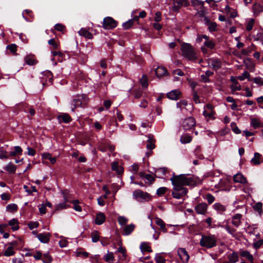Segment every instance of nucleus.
Segmentation results:
<instances>
[{
  "mask_svg": "<svg viewBox=\"0 0 263 263\" xmlns=\"http://www.w3.org/2000/svg\"><path fill=\"white\" fill-rule=\"evenodd\" d=\"M171 181L173 185L172 195L176 199H180L187 193V189L183 186L195 185L197 183L194 177L187 176L184 174L174 176L171 178Z\"/></svg>",
  "mask_w": 263,
  "mask_h": 263,
  "instance_id": "1",
  "label": "nucleus"
},
{
  "mask_svg": "<svg viewBox=\"0 0 263 263\" xmlns=\"http://www.w3.org/2000/svg\"><path fill=\"white\" fill-rule=\"evenodd\" d=\"M181 50L182 55L187 59L194 61L197 59L196 51L190 44H182Z\"/></svg>",
  "mask_w": 263,
  "mask_h": 263,
  "instance_id": "2",
  "label": "nucleus"
},
{
  "mask_svg": "<svg viewBox=\"0 0 263 263\" xmlns=\"http://www.w3.org/2000/svg\"><path fill=\"white\" fill-rule=\"evenodd\" d=\"M199 243L201 246L207 249L212 248L216 246L217 237L214 235H203Z\"/></svg>",
  "mask_w": 263,
  "mask_h": 263,
  "instance_id": "3",
  "label": "nucleus"
},
{
  "mask_svg": "<svg viewBox=\"0 0 263 263\" xmlns=\"http://www.w3.org/2000/svg\"><path fill=\"white\" fill-rule=\"evenodd\" d=\"M133 198L140 202H147L152 199V196L141 190H136L133 193Z\"/></svg>",
  "mask_w": 263,
  "mask_h": 263,
  "instance_id": "4",
  "label": "nucleus"
},
{
  "mask_svg": "<svg viewBox=\"0 0 263 263\" xmlns=\"http://www.w3.org/2000/svg\"><path fill=\"white\" fill-rule=\"evenodd\" d=\"M88 102V98L85 95H78L75 97L72 102V105L74 106V108H71V110L74 111V108L85 105Z\"/></svg>",
  "mask_w": 263,
  "mask_h": 263,
  "instance_id": "5",
  "label": "nucleus"
},
{
  "mask_svg": "<svg viewBox=\"0 0 263 263\" xmlns=\"http://www.w3.org/2000/svg\"><path fill=\"white\" fill-rule=\"evenodd\" d=\"M116 22L111 17H106L104 18L103 26L105 29H110L116 27Z\"/></svg>",
  "mask_w": 263,
  "mask_h": 263,
  "instance_id": "6",
  "label": "nucleus"
},
{
  "mask_svg": "<svg viewBox=\"0 0 263 263\" xmlns=\"http://www.w3.org/2000/svg\"><path fill=\"white\" fill-rule=\"evenodd\" d=\"M173 6L172 10L175 12H178L182 7H186L189 5L187 0H173Z\"/></svg>",
  "mask_w": 263,
  "mask_h": 263,
  "instance_id": "7",
  "label": "nucleus"
},
{
  "mask_svg": "<svg viewBox=\"0 0 263 263\" xmlns=\"http://www.w3.org/2000/svg\"><path fill=\"white\" fill-rule=\"evenodd\" d=\"M178 255L183 263H187L189 260L190 256L184 248H179L177 250Z\"/></svg>",
  "mask_w": 263,
  "mask_h": 263,
  "instance_id": "8",
  "label": "nucleus"
},
{
  "mask_svg": "<svg viewBox=\"0 0 263 263\" xmlns=\"http://www.w3.org/2000/svg\"><path fill=\"white\" fill-rule=\"evenodd\" d=\"M195 119L193 117H189L183 121L182 126L185 130H190L195 125Z\"/></svg>",
  "mask_w": 263,
  "mask_h": 263,
  "instance_id": "9",
  "label": "nucleus"
},
{
  "mask_svg": "<svg viewBox=\"0 0 263 263\" xmlns=\"http://www.w3.org/2000/svg\"><path fill=\"white\" fill-rule=\"evenodd\" d=\"M208 63L209 66L215 70L219 69L221 66V62L218 59H209L208 60Z\"/></svg>",
  "mask_w": 263,
  "mask_h": 263,
  "instance_id": "10",
  "label": "nucleus"
},
{
  "mask_svg": "<svg viewBox=\"0 0 263 263\" xmlns=\"http://www.w3.org/2000/svg\"><path fill=\"white\" fill-rule=\"evenodd\" d=\"M208 205L205 203H200L195 207V211L198 214L205 215L207 212Z\"/></svg>",
  "mask_w": 263,
  "mask_h": 263,
  "instance_id": "11",
  "label": "nucleus"
},
{
  "mask_svg": "<svg viewBox=\"0 0 263 263\" xmlns=\"http://www.w3.org/2000/svg\"><path fill=\"white\" fill-rule=\"evenodd\" d=\"M239 255L241 257L246 258L250 262L253 263V256L248 251L241 250L239 252Z\"/></svg>",
  "mask_w": 263,
  "mask_h": 263,
  "instance_id": "12",
  "label": "nucleus"
},
{
  "mask_svg": "<svg viewBox=\"0 0 263 263\" xmlns=\"http://www.w3.org/2000/svg\"><path fill=\"white\" fill-rule=\"evenodd\" d=\"M156 75L158 78H161L167 74L166 69L164 67H158L155 70Z\"/></svg>",
  "mask_w": 263,
  "mask_h": 263,
  "instance_id": "13",
  "label": "nucleus"
},
{
  "mask_svg": "<svg viewBox=\"0 0 263 263\" xmlns=\"http://www.w3.org/2000/svg\"><path fill=\"white\" fill-rule=\"evenodd\" d=\"M50 234L49 233L39 234L37 235V238L43 243H47L50 237Z\"/></svg>",
  "mask_w": 263,
  "mask_h": 263,
  "instance_id": "14",
  "label": "nucleus"
},
{
  "mask_svg": "<svg viewBox=\"0 0 263 263\" xmlns=\"http://www.w3.org/2000/svg\"><path fill=\"white\" fill-rule=\"evenodd\" d=\"M233 179L235 182H239L242 184H245L247 183L246 178L240 173H238L234 175Z\"/></svg>",
  "mask_w": 263,
  "mask_h": 263,
  "instance_id": "15",
  "label": "nucleus"
},
{
  "mask_svg": "<svg viewBox=\"0 0 263 263\" xmlns=\"http://www.w3.org/2000/svg\"><path fill=\"white\" fill-rule=\"evenodd\" d=\"M177 107L179 108L182 111H183V109H188L186 107H189V109H191L192 108L191 105H188L187 102L185 100H181L178 102L177 103Z\"/></svg>",
  "mask_w": 263,
  "mask_h": 263,
  "instance_id": "16",
  "label": "nucleus"
},
{
  "mask_svg": "<svg viewBox=\"0 0 263 263\" xmlns=\"http://www.w3.org/2000/svg\"><path fill=\"white\" fill-rule=\"evenodd\" d=\"M180 94V92L178 90H174L170 92L167 93V97L172 100H177L179 98V96Z\"/></svg>",
  "mask_w": 263,
  "mask_h": 263,
  "instance_id": "17",
  "label": "nucleus"
},
{
  "mask_svg": "<svg viewBox=\"0 0 263 263\" xmlns=\"http://www.w3.org/2000/svg\"><path fill=\"white\" fill-rule=\"evenodd\" d=\"M105 216L103 213H99L98 214H97L96 218V224L98 225L102 224L105 221Z\"/></svg>",
  "mask_w": 263,
  "mask_h": 263,
  "instance_id": "18",
  "label": "nucleus"
},
{
  "mask_svg": "<svg viewBox=\"0 0 263 263\" xmlns=\"http://www.w3.org/2000/svg\"><path fill=\"white\" fill-rule=\"evenodd\" d=\"M25 62L28 65H34L37 63V61L34 59V55H28L25 58Z\"/></svg>",
  "mask_w": 263,
  "mask_h": 263,
  "instance_id": "19",
  "label": "nucleus"
},
{
  "mask_svg": "<svg viewBox=\"0 0 263 263\" xmlns=\"http://www.w3.org/2000/svg\"><path fill=\"white\" fill-rule=\"evenodd\" d=\"M261 155L258 153H255L254 154V157L251 160V163L253 165H259L260 164Z\"/></svg>",
  "mask_w": 263,
  "mask_h": 263,
  "instance_id": "20",
  "label": "nucleus"
},
{
  "mask_svg": "<svg viewBox=\"0 0 263 263\" xmlns=\"http://www.w3.org/2000/svg\"><path fill=\"white\" fill-rule=\"evenodd\" d=\"M228 259L231 263H235L238 261L239 257L237 252H233L228 255Z\"/></svg>",
  "mask_w": 263,
  "mask_h": 263,
  "instance_id": "21",
  "label": "nucleus"
},
{
  "mask_svg": "<svg viewBox=\"0 0 263 263\" xmlns=\"http://www.w3.org/2000/svg\"><path fill=\"white\" fill-rule=\"evenodd\" d=\"M241 217L242 215L240 214H237L233 216L232 223L235 227H238L240 225Z\"/></svg>",
  "mask_w": 263,
  "mask_h": 263,
  "instance_id": "22",
  "label": "nucleus"
},
{
  "mask_svg": "<svg viewBox=\"0 0 263 263\" xmlns=\"http://www.w3.org/2000/svg\"><path fill=\"white\" fill-rule=\"evenodd\" d=\"M78 33L80 35L88 39H91L93 37V35L85 28H82Z\"/></svg>",
  "mask_w": 263,
  "mask_h": 263,
  "instance_id": "23",
  "label": "nucleus"
},
{
  "mask_svg": "<svg viewBox=\"0 0 263 263\" xmlns=\"http://www.w3.org/2000/svg\"><path fill=\"white\" fill-rule=\"evenodd\" d=\"M135 225L133 224H130L126 226L123 228V235H128L134 231L135 229Z\"/></svg>",
  "mask_w": 263,
  "mask_h": 263,
  "instance_id": "24",
  "label": "nucleus"
},
{
  "mask_svg": "<svg viewBox=\"0 0 263 263\" xmlns=\"http://www.w3.org/2000/svg\"><path fill=\"white\" fill-rule=\"evenodd\" d=\"M111 169L117 172L118 174H120L123 172V168L119 165L118 162H113L111 163Z\"/></svg>",
  "mask_w": 263,
  "mask_h": 263,
  "instance_id": "25",
  "label": "nucleus"
},
{
  "mask_svg": "<svg viewBox=\"0 0 263 263\" xmlns=\"http://www.w3.org/2000/svg\"><path fill=\"white\" fill-rule=\"evenodd\" d=\"M23 150L19 146H15L13 147V151L10 152V155L11 156H15L22 154Z\"/></svg>",
  "mask_w": 263,
  "mask_h": 263,
  "instance_id": "26",
  "label": "nucleus"
},
{
  "mask_svg": "<svg viewBox=\"0 0 263 263\" xmlns=\"http://www.w3.org/2000/svg\"><path fill=\"white\" fill-rule=\"evenodd\" d=\"M16 169V166L15 165L11 162L9 163L5 167V170L9 172V173L14 174L15 173Z\"/></svg>",
  "mask_w": 263,
  "mask_h": 263,
  "instance_id": "27",
  "label": "nucleus"
},
{
  "mask_svg": "<svg viewBox=\"0 0 263 263\" xmlns=\"http://www.w3.org/2000/svg\"><path fill=\"white\" fill-rule=\"evenodd\" d=\"M155 222L157 225L160 226V229L163 232L165 233L167 232V230L165 228V224L161 219L156 218Z\"/></svg>",
  "mask_w": 263,
  "mask_h": 263,
  "instance_id": "28",
  "label": "nucleus"
},
{
  "mask_svg": "<svg viewBox=\"0 0 263 263\" xmlns=\"http://www.w3.org/2000/svg\"><path fill=\"white\" fill-rule=\"evenodd\" d=\"M42 158L44 160H49L51 164H54L57 159L55 157H52L49 153H44L42 155Z\"/></svg>",
  "mask_w": 263,
  "mask_h": 263,
  "instance_id": "29",
  "label": "nucleus"
},
{
  "mask_svg": "<svg viewBox=\"0 0 263 263\" xmlns=\"http://www.w3.org/2000/svg\"><path fill=\"white\" fill-rule=\"evenodd\" d=\"M214 209L220 213H222L226 210V206L220 203H215L213 205Z\"/></svg>",
  "mask_w": 263,
  "mask_h": 263,
  "instance_id": "30",
  "label": "nucleus"
},
{
  "mask_svg": "<svg viewBox=\"0 0 263 263\" xmlns=\"http://www.w3.org/2000/svg\"><path fill=\"white\" fill-rule=\"evenodd\" d=\"M206 25L208 26V29L210 32L215 31L217 30V24L215 22L206 21Z\"/></svg>",
  "mask_w": 263,
  "mask_h": 263,
  "instance_id": "31",
  "label": "nucleus"
},
{
  "mask_svg": "<svg viewBox=\"0 0 263 263\" xmlns=\"http://www.w3.org/2000/svg\"><path fill=\"white\" fill-rule=\"evenodd\" d=\"M18 223L17 220L14 218L9 221L8 224L12 227V229L13 231H16L19 228Z\"/></svg>",
  "mask_w": 263,
  "mask_h": 263,
  "instance_id": "32",
  "label": "nucleus"
},
{
  "mask_svg": "<svg viewBox=\"0 0 263 263\" xmlns=\"http://www.w3.org/2000/svg\"><path fill=\"white\" fill-rule=\"evenodd\" d=\"M58 119L60 121H62L65 123L69 122L71 119L70 117L66 114H64L58 116Z\"/></svg>",
  "mask_w": 263,
  "mask_h": 263,
  "instance_id": "33",
  "label": "nucleus"
},
{
  "mask_svg": "<svg viewBox=\"0 0 263 263\" xmlns=\"http://www.w3.org/2000/svg\"><path fill=\"white\" fill-rule=\"evenodd\" d=\"M154 143H155V140L153 138H152V137H151L150 136H149V139L147 140V143L146 144L147 149H149V150H152V149H154L155 147Z\"/></svg>",
  "mask_w": 263,
  "mask_h": 263,
  "instance_id": "34",
  "label": "nucleus"
},
{
  "mask_svg": "<svg viewBox=\"0 0 263 263\" xmlns=\"http://www.w3.org/2000/svg\"><path fill=\"white\" fill-rule=\"evenodd\" d=\"M253 10L255 15H258L262 11V8L260 4H255L253 6Z\"/></svg>",
  "mask_w": 263,
  "mask_h": 263,
  "instance_id": "35",
  "label": "nucleus"
},
{
  "mask_svg": "<svg viewBox=\"0 0 263 263\" xmlns=\"http://www.w3.org/2000/svg\"><path fill=\"white\" fill-rule=\"evenodd\" d=\"M192 137L189 135H182L180 138V141L182 143H188L192 141Z\"/></svg>",
  "mask_w": 263,
  "mask_h": 263,
  "instance_id": "36",
  "label": "nucleus"
},
{
  "mask_svg": "<svg viewBox=\"0 0 263 263\" xmlns=\"http://www.w3.org/2000/svg\"><path fill=\"white\" fill-rule=\"evenodd\" d=\"M228 232L232 235L233 237L237 238V234L236 233V230L233 228H231L229 226H225L223 227Z\"/></svg>",
  "mask_w": 263,
  "mask_h": 263,
  "instance_id": "37",
  "label": "nucleus"
},
{
  "mask_svg": "<svg viewBox=\"0 0 263 263\" xmlns=\"http://www.w3.org/2000/svg\"><path fill=\"white\" fill-rule=\"evenodd\" d=\"M140 249L142 252H152L151 247L148 243L146 242H142L140 245Z\"/></svg>",
  "mask_w": 263,
  "mask_h": 263,
  "instance_id": "38",
  "label": "nucleus"
},
{
  "mask_svg": "<svg viewBox=\"0 0 263 263\" xmlns=\"http://www.w3.org/2000/svg\"><path fill=\"white\" fill-rule=\"evenodd\" d=\"M140 82L143 87L146 88L148 85L147 77L143 74L140 80Z\"/></svg>",
  "mask_w": 263,
  "mask_h": 263,
  "instance_id": "39",
  "label": "nucleus"
},
{
  "mask_svg": "<svg viewBox=\"0 0 263 263\" xmlns=\"http://www.w3.org/2000/svg\"><path fill=\"white\" fill-rule=\"evenodd\" d=\"M262 203L260 202L255 203L253 205V209L258 212L259 214H261V210H262Z\"/></svg>",
  "mask_w": 263,
  "mask_h": 263,
  "instance_id": "40",
  "label": "nucleus"
},
{
  "mask_svg": "<svg viewBox=\"0 0 263 263\" xmlns=\"http://www.w3.org/2000/svg\"><path fill=\"white\" fill-rule=\"evenodd\" d=\"M52 257L48 253H45L43 255L42 260L44 263H51L52 261Z\"/></svg>",
  "mask_w": 263,
  "mask_h": 263,
  "instance_id": "41",
  "label": "nucleus"
},
{
  "mask_svg": "<svg viewBox=\"0 0 263 263\" xmlns=\"http://www.w3.org/2000/svg\"><path fill=\"white\" fill-rule=\"evenodd\" d=\"M14 251L13 250V247L12 246H10L7 248L4 253V255L6 256H10L14 255Z\"/></svg>",
  "mask_w": 263,
  "mask_h": 263,
  "instance_id": "42",
  "label": "nucleus"
},
{
  "mask_svg": "<svg viewBox=\"0 0 263 263\" xmlns=\"http://www.w3.org/2000/svg\"><path fill=\"white\" fill-rule=\"evenodd\" d=\"M139 175L141 177L145 178L146 179H147L150 182H152L155 180L154 177L150 174H144L143 173H140Z\"/></svg>",
  "mask_w": 263,
  "mask_h": 263,
  "instance_id": "43",
  "label": "nucleus"
},
{
  "mask_svg": "<svg viewBox=\"0 0 263 263\" xmlns=\"http://www.w3.org/2000/svg\"><path fill=\"white\" fill-rule=\"evenodd\" d=\"M203 44L205 47L211 49H213L215 46L214 42L212 40L205 41Z\"/></svg>",
  "mask_w": 263,
  "mask_h": 263,
  "instance_id": "44",
  "label": "nucleus"
},
{
  "mask_svg": "<svg viewBox=\"0 0 263 263\" xmlns=\"http://www.w3.org/2000/svg\"><path fill=\"white\" fill-rule=\"evenodd\" d=\"M155 259L157 263L165 262L164 258L160 254H157L155 256Z\"/></svg>",
  "mask_w": 263,
  "mask_h": 263,
  "instance_id": "45",
  "label": "nucleus"
},
{
  "mask_svg": "<svg viewBox=\"0 0 263 263\" xmlns=\"http://www.w3.org/2000/svg\"><path fill=\"white\" fill-rule=\"evenodd\" d=\"M6 209L8 212H13L17 210V206L15 204H10L7 206Z\"/></svg>",
  "mask_w": 263,
  "mask_h": 263,
  "instance_id": "46",
  "label": "nucleus"
},
{
  "mask_svg": "<svg viewBox=\"0 0 263 263\" xmlns=\"http://www.w3.org/2000/svg\"><path fill=\"white\" fill-rule=\"evenodd\" d=\"M251 123L254 128L259 127L261 125L258 120L256 118L252 119Z\"/></svg>",
  "mask_w": 263,
  "mask_h": 263,
  "instance_id": "47",
  "label": "nucleus"
},
{
  "mask_svg": "<svg viewBox=\"0 0 263 263\" xmlns=\"http://www.w3.org/2000/svg\"><path fill=\"white\" fill-rule=\"evenodd\" d=\"M118 220L120 225L123 226L126 224L128 219L124 216H119L118 217Z\"/></svg>",
  "mask_w": 263,
  "mask_h": 263,
  "instance_id": "48",
  "label": "nucleus"
},
{
  "mask_svg": "<svg viewBox=\"0 0 263 263\" xmlns=\"http://www.w3.org/2000/svg\"><path fill=\"white\" fill-rule=\"evenodd\" d=\"M133 20H130L126 22L125 23H123L122 26L124 28V29H127L133 26Z\"/></svg>",
  "mask_w": 263,
  "mask_h": 263,
  "instance_id": "49",
  "label": "nucleus"
},
{
  "mask_svg": "<svg viewBox=\"0 0 263 263\" xmlns=\"http://www.w3.org/2000/svg\"><path fill=\"white\" fill-rule=\"evenodd\" d=\"M250 74L247 71H245L243 74L241 76H240L237 77V79H238L240 81H243L245 79H248L249 81L251 80L249 79Z\"/></svg>",
  "mask_w": 263,
  "mask_h": 263,
  "instance_id": "50",
  "label": "nucleus"
},
{
  "mask_svg": "<svg viewBox=\"0 0 263 263\" xmlns=\"http://www.w3.org/2000/svg\"><path fill=\"white\" fill-rule=\"evenodd\" d=\"M7 49L9 50L13 53L15 54L16 51L17 46L14 44L9 45L7 46Z\"/></svg>",
  "mask_w": 263,
  "mask_h": 263,
  "instance_id": "51",
  "label": "nucleus"
},
{
  "mask_svg": "<svg viewBox=\"0 0 263 263\" xmlns=\"http://www.w3.org/2000/svg\"><path fill=\"white\" fill-rule=\"evenodd\" d=\"M166 190H167V188H166L165 187H159L157 190V194L159 196H161L162 195H163L166 192Z\"/></svg>",
  "mask_w": 263,
  "mask_h": 263,
  "instance_id": "52",
  "label": "nucleus"
},
{
  "mask_svg": "<svg viewBox=\"0 0 263 263\" xmlns=\"http://www.w3.org/2000/svg\"><path fill=\"white\" fill-rule=\"evenodd\" d=\"M254 24V20L253 19H251L247 23L246 29L249 31H251L253 28Z\"/></svg>",
  "mask_w": 263,
  "mask_h": 263,
  "instance_id": "53",
  "label": "nucleus"
},
{
  "mask_svg": "<svg viewBox=\"0 0 263 263\" xmlns=\"http://www.w3.org/2000/svg\"><path fill=\"white\" fill-rule=\"evenodd\" d=\"M76 253V256L77 257H82L84 258L87 257L89 255L88 253L87 252L77 251Z\"/></svg>",
  "mask_w": 263,
  "mask_h": 263,
  "instance_id": "54",
  "label": "nucleus"
},
{
  "mask_svg": "<svg viewBox=\"0 0 263 263\" xmlns=\"http://www.w3.org/2000/svg\"><path fill=\"white\" fill-rule=\"evenodd\" d=\"M103 190L105 192V194L103 196L105 199H107L108 196L110 194V192L108 189V186L106 185H104L103 186Z\"/></svg>",
  "mask_w": 263,
  "mask_h": 263,
  "instance_id": "55",
  "label": "nucleus"
},
{
  "mask_svg": "<svg viewBox=\"0 0 263 263\" xmlns=\"http://www.w3.org/2000/svg\"><path fill=\"white\" fill-rule=\"evenodd\" d=\"M206 199L207 200L209 203L211 204L215 200V197L210 194H208L206 195Z\"/></svg>",
  "mask_w": 263,
  "mask_h": 263,
  "instance_id": "56",
  "label": "nucleus"
},
{
  "mask_svg": "<svg viewBox=\"0 0 263 263\" xmlns=\"http://www.w3.org/2000/svg\"><path fill=\"white\" fill-rule=\"evenodd\" d=\"M48 44L52 46V47L54 49H57L58 48V44L55 42V41L54 39H51L48 41Z\"/></svg>",
  "mask_w": 263,
  "mask_h": 263,
  "instance_id": "57",
  "label": "nucleus"
},
{
  "mask_svg": "<svg viewBox=\"0 0 263 263\" xmlns=\"http://www.w3.org/2000/svg\"><path fill=\"white\" fill-rule=\"evenodd\" d=\"M73 203L74 205L73 209L77 211L81 212L82 211V208L80 205L78 204V201L74 200L73 201Z\"/></svg>",
  "mask_w": 263,
  "mask_h": 263,
  "instance_id": "58",
  "label": "nucleus"
},
{
  "mask_svg": "<svg viewBox=\"0 0 263 263\" xmlns=\"http://www.w3.org/2000/svg\"><path fill=\"white\" fill-rule=\"evenodd\" d=\"M67 207V205L66 202H63L58 204L57 205V210H61L63 209H66Z\"/></svg>",
  "mask_w": 263,
  "mask_h": 263,
  "instance_id": "59",
  "label": "nucleus"
},
{
  "mask_svg": "<svg viewBox=\"0 0 263 263\" xmlns=\"http://www.w3.org/2000/svg\"><path fill=\"white\" fill-rule=\"evenodd\" d=\"M24 188L25 189L26 191L29 194H31L33 192H37V190H36L35 186H32L31 189H28V186L27 185H24Z\"/></svg>",
  "mask_w": 263,
  "mask_h": 263,
  "instance_id": "60",
  "label": "nucleus"
},
{
  "mask_svg": "<svg viewBox=\"0 0 263 263\" xmlns=\"http://www.w3.org/2000/svg\"><path fill=\"white\" fill-rule=\"evenodd\" d=\"M114 256L112 253H107L105 256V260L106 261H109L110 260H113Z\"/></svg>",
  "mask_w": 263,
  "mask_h": 263,
  "instance_id": "61",
  "label": "nucleus"
},
{
  "mask_svg": "<svg viewBox=\"0 0 263 263\" xmlns=\"http://www.w3.org/2000/svg\"><path fill=\"white\" fill-rule=\"evenodd\" d=\"M192 3L194 6H196V5L199 6L201 9H202L203 4V2L195 0V1H192Z\"/></svg>",
  "mask_w": 263,
  "mask_h": 263,
  "instance_id": "62",
  "label": "nucleus"
},
{
  "mask_svg": "<svg viewBox=\"0 0 263 263\" xmlns=\"http://www.w3.org/2000/svg\"><path fill=\"white\" fill-rule=\"evenodd\" d=\"M39 211L41 214H45L46 212V205H45L44 204H42L41 205H40Z\"/></svg>",
  "mask_w": 263,
  "mask_h": 263,
  "instance_id": "63",
  "label": "nucleus"
},
{
  "mask_svg": "<svg viewBox=\"0 0 263 263\" xmlns=\"http://www.w3.org/2000/svg\"><path fill=\"white\" fill-rule=\"evenodd\" d=\"M38 226L39 223L37 222H30L28 224V227L31 230H32L34 228H36Z\"/></svg>",
  "mask_w": 263,
  "mask_h": 263,
  "instance_id": "64",
  "label": "nucleus"
}]
</instances>
